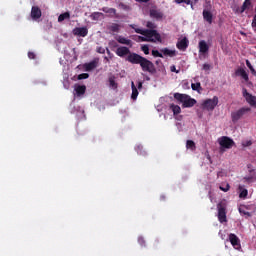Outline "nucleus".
<instances>
[{
  "mask_svg": "<svg viewBox=\"0 0 256 256\" xmlns=\"http://www.w3.org/2000/svg\"><path fill=\"white\" fill-rule=\"evenodd\" d=\"M242 95H243L244 99H246L247 103H249V105H251V107H255L256 96H253V94L247 92V90L245 88H243V90H242Z\"/></svg>",
  "mask_w": 256,
  "mask_h": 256,
  "instance_id": "nucleus-8",
  "label": "nucleus"
},
{
  "mask_svg": "<svg viewBox=\"0 0 256 256\" xmlns=\"http://www.w3.org/2000/svg\"><path fill=\"white\" fill-rule=\"evenodd\" d=\"M150 35H143L140 36L141 41L147 42V43H161V34L157 32V30H150Z\"/></svg>",
  "mask_w": 256,
  "mask_h": 256,
  "instance_id": "nucleus-3",
  "label": "nucleus"
},
{
  "mask_svg": "<svg viewBox=\"0 0 256 256\" xmlns=\"http://www.w3.org/2000/svg\"><path fill=\"white\" fill-rule=\"evenodd\" d=\"M141 51H143L144 55H149V45H143Z\"/></svg>",
  "mask_w": 256,
  "mask_h": 256,
  "instance_id": "nucleus-40",
  "label": "nucleus"
},
{
  "mask_svg": "<svg viewBox=\"0 0 256 256\" xmlns=\"http://www.w3.org/2000/svg\"><path fill=\"white\" fill-rule=\"evenodd\" d=\"M219 189H220V191L227 193V191H229V189H231V186L229 185V183H226V184L220 185Z\"/></svg>",
  "mask_w": 256,
  "mask_h": 256,
  "instance_id": "nucleus-35",
  "label": "nucleus"
},
{
  "mask_svg": "<svg viewBox=\"0 0 256 256\" xmlns=\"http://www.w3.org/2000/svg\"><path fill=\"white\" fill-rule=\"evenodd\" d=\"M149 16L151 17V19H156V21H161V19H163V12L157 9V6H154L149 10Z\"/></svg>",
  "mask_w": 256,
  "mask_h": 256,
  "instance_id": "nucleus-7",
  "label": "nucleus"
},
{
  "mask_svg": "<svg viewBox=\"0 0 256 256\" xmlns=\"http://www.w3.org/2000/svg\"><path fill=\"white\" fill-rule=\"evenodd\" d=\"M126 61H128V63H132V65H140L142 71H144L145 73H150L151 75L157 73L155 64H153V62H151L149 59L137 53L128 55Z\"/></svg>",
  "mask_w": 256,
  "mask_h": 256,
  "instance_id": "nucleus-1",
  "label": "nucleus"
},
{
  "mask_svg": "<svg viewBox=\"0 0 256 256\" xmlns=\"http://www.w3.org/2000/svg\"><path fill=\"white\" fill-rule=\"evenodd\" d=\"M218 143L220 145V147H222L223 149H231V147H233V145H235V142L233 141V139L227 137V136H222L218 139Z\"/></svg>",
  "mask_w": 256,
  "mask_h": 256,
  "instance_id": "nucleus-6",
  "label": "nucleus"
},
{
  "mask_svg": "<svg viewBox=\"0 0 256 256\" xmlns=\"http://www.w3.org/2000/svg\"><path fill=\"white\" fill-rule=\"evenodd\" d=\"M239 213L241 215H246L247 217H251L253 214L249 212V206L242 205L239 207Z\"/></svg>",
  "mask_w": 256,
  "mask_h": 256,
  "instance_id": "nucleus-22",
  "label": "nucleus"
},
{
  "mask_svg": "<svg viewBox=\"0 0 256 256\" xmlns=\"http://www.w3.org/2000/svg\"><path fill=\"white\" fill-rule=\"evenodd\" d=\"M170 71H172V73H179V71L177 70V68L175 67V65L170 67Z\"/></svg>",
  "mask_w": 256,
  "mask_h": 256,
  "instance_id": "nucleus-48",
  "label": "nucleus"
},
{
  "mask_svg": "<svg viewBox=\"0 0 256 256\" xmlns=\"http://www.w3.org/2000/svg\"><path fill=\"white\" fill-rule=\"evenodd\" d=\"M219 105V97L214 96L212 99H206L202 103V109L206 111H213Z\"/></svg>",
  "mask_w": 256,
  "mask_h": 256,
  "instance_id": "nucleus-4",
  "label": "nucleus"
},
{
  "mask_svg": "<svg viewBox=\"0 0 256 256\" xmlns=\"http://www.w3.org/2000/svg\"><path fill=\"white\" fill-rule=\"evenodd\" d=\"M109 84L112 89H117V82H115L114 76L109 78Z\"/></svg>",
  "mask_w": 256,
  "mask_h": 256,
  "instance_id": "nucleus-36",
  "label": "nucleus"
},
{
  "mask_svg": "<svg viewBox=\"0 0 256 256\" xmlns=\"http://www.w3.org/2000/svg\"><path fill=\"white\" fill-rule=\"evenodd\" d=\"M175 3H177V5H181V3H185L186 5H192L193 1H191V0H175Z\"/></svg>",
  "mask_w": 256,
  "mask_h": 256,
  "instance_id": "nucleus-38",
  "label": "nucleus"
},
{
  "mask_svg": "<svg viewBox=\"0 0 256 256\" xmlns=\"http://www.w3.org/2000/svg\"><path fill=\"white\" fill-rule=\"evenodd\" d=\"M176 47L177 49H179V51H187V47H189V40L186 37H184L183 39L177 42Z\"/></svg>",
  "mask_w": 256,
  "mask_h": 256,
  "instance_id": "nucleus-13",
  "label": "nucleus"
},
{
  "mask_svg": "<svg viewBox=\"0 0 256 256\" xmlns=\"http://www.w3.org/2000/svg\"><path fill=\"white\" fill-rule=\"evenodd\" d=\"M209 52V45L205 40H201L199 42V53H208Z\"/></svg>",
  "mask_w": 256,
  "mask_h": 256,
  "instance_id": "nucleus-17",
  "label": "nucleus"
},
{
  "mask_svg": "<svg viewBox=\"0 0 256 256\" xmlns=\"http://www.w3.org/2000/svg\"><path fill=\"white\" fill-rule=\"evenodd\" d=\"M251 145H253V142L251 141H246L245 143H243L244 147H251Z\"/></svg>",
  "mask_w": 256,
  "mask_h": 256,
  "instance_id": "nucleus-49",
  "label": "nucleus"
},
{
  "mask_svg": "<svg viewBox=\"0 0 256 256\" xmlns=\"http://www.w3.org/2000/svg\"><path fill=\"white\" fill-rule=\"evenodd\" d=\"M193 5H195V3L192 2V4H190L191 9H195Z\"/></svg>",
  "mask_w": 256,
  "mask_h": 256,
  "instance_id": "nucleus-56",
  "label": "nucleus"
},
{
  "mask_svg": "<svg viewBox=\"0 0 256 256\" xmlns=\"http://www.w3.org/2000/svg\"><path fill=\"white\" fill-rule=\"evenodd\" d=\"M159 63H161V60L156 61V65H159Z\"/></svg>",
  "mask_w": 256,
  "mask_h": 256,
  "instance_id": "nucleus-57",
  "label": "nucleus"
},
{
  "mask_svg": "<svg viewBox=\"0 0 256 256\" xmlns=\"http://www.w3.org/2000/svg\"><path fill=\"white\" fill-rule=\"evenodd\" d=\"M119 7H121V9H124V11H129V6L127 4L120 3Z\"/></svg>",
  "mask_w": 256,
  "mask_h": 256,
  "instance_id": "nucleus-43",
  "label": "nucleus"
},
{
  "mask_svg": "<svg viewBox=\"0 0 256 256\" xmlns=\"http://www.w3.org/2000/svg\"><path fill=\"white\" fill-rule=\"evenodd\" d=\"M239 190H240V194H239L240 199H245L247 195H249V191H247V189H243L242 186H239Z\"/></svg>",
  "mask_w": 256,
  "mask_h": 256,
  "instance_id": "nucleus-30",
  "label": "nucleus"
},
{
  "mask_svg": "<svg viewBox=\"0 0 256 256\" xmlns=\"http://www.w3.org/2000/svg\"><path fill=\"white\" fill-rule=\"evenodd\" d=\"M193 1L194 5H197V3H199V0H191Z\"/></svg>",
  "mask_w": 256,
  "mask_h": 256,
  "instance_id": "nucleus-55",
  "label": "nucleus"
},
{
  "mask_svg": "<svg viewBox=\"0 0 256 256\" xmlns=\"http://www.w3.org/2000/svg\"><path fill=\"white\" fill-rule=\"evenodd\" d=\"M143 150V146L139 145L136 147V151L139 155H141V151Z\"/></svg>",
  "mask_w": 256,
  "mask_h": 256,
  "instance_id": "nucleus-50",
  "label": "nucleus"
},
{
  "mask_svg": "<svg viewBox=\"0 0 256 256\" xmlns=\"http://www.w3.org/2000/svg\"><path fill=\"white\" fill-rule=\"evenodd\" d=\"M143 87V83L142 82H138V89H141Z\"/></svg>",
  "mask_w": 256,
  "mask_h": 256,
  "instance_id": "nucleus-54",
  "label": "nucleus"
},
{
  "mask_svg": "<svg viewBox=\"0 0 256 256\" xmlns=\"http://www.w3.org/2000/svg\"><path fill=\"white\" fill-rule=\"evenodd\" d=\"M42 15L43 13L41 12V8H39V6H32L30 17L33 19V21L41 19Z\"/></svg>",
  "mask_w": 256,
  "mask_h": 256,
  "instance_id": "nucleus-10",
  "label": "nucleus"
},
{
  "mask_svg": "<svg viewBox=\"0 0 256 256\" xmlns=\"http://www.w3.org/2000/svg\"><path fill=\"white\" fill-rule=\"evenodd\" d=\"M106 51H107L108 54L111 53V51H109V49H107Z\"/></svg>",
  "mask_w": 256,
  "mask_h": 256,
  "instance_id": "nucleus-58",
  "label": "nucleus"
},
{
  "mask_svg": "<svg viewBox=\"0 0 256 256\" xmlns=\"http://www.w3.org/2000/svg\"><path fill=\"white\" fill-rule=\"evenodd\" d=\"M135 33H138L139 35H150L151 30L149 29H140V28H136L135 29Z\"/></svg>",
  "mask_w": 256,
  "mask_h": 256,
  "instance_id": "nucleus-31",
  "label": "nucleus"
},
{
  "mask_svg": "<svg viewBox=\"0 0 256 256\" xmlns=\"http://www.w3.org/2000/svg\"><path fill=\"white\" fill-rule=\"evenodd\" d=\"M108 45L111 49H116V47H119V44H117L115 40H111Z\"/></svg>",
  "mask_w": 256,
  "mask_h": 256,
  "instance_id": "nucleus-39",
  "label": "nucleus"
},
{
  "mask_svg": "<svg viewBox=\"0 0 256 256\" xmlns=\"http://www.w3.org/2000/svg\"><path fill=\"white\" fill-rule=\"evenodd\" d=\"M110 31H112V33H119V29L120 26L117 23H113L110 27H109Z\"/></svg>",
  "mask_w": 256,
  "mask_h": 256,
  "instance_id": "nucleus-34",
  "label": "nucleus"
},
{
  "mask_svg": "<svg viewBox=\"0 0 256 256\" xmlns=\"http://www.w3.org/2000/svg\"><path fill=\"white\" fill-rule=\"evenodd\" d=\"M85 71H93V69H97V61H91L89 63L84 64Z\"/></svg>",
  "mask_w": 256,
  "mask_h": 256,
  "instance_id": "nucleus-21",
  "label": "nucleus"
},
{
  "mask_svg": "<svg viewBox=\"0 0 256 256\" xmlns=\"http://www.w3.org/2000/svg\"><path fill=\"white\" fill-rule=\"evenodd\" d=\"M146 27L148 28V31H155V29H157V24H155L154 22L148 21L146 23Z\"/></svg>",
  "mask_w": 256,
  "mask_h": 256,
  "instance_id": "nucleus-32",
  "label": "nucleus"
},
{
  "mask_svg": "<svg viewBox=\"0 0 256 256\" xmlns=\"http://www.w3.org/2000/svg\"><path fill=\"white\" fill-rule=\"evenodd\" d=\"M218 221L221 223H227V210L225 206L218 204Z\"/></svg>",
  "mask_w": 256,
  "mask_h": 256,
  "instance_id": "nucleus-9",
  "label": "nucleus"
},
{
  "mask_svg": "<svg viewBox=\"0 0 256 256\" xmlns=\"http://www.w3.org/2000/svg\"><path fill=\"white\" fill-rule=\"evenodd\" d=\"M186 147L188 149H191V151H195L196 149L195 142L193 140H187Z\"/></svg>",
  "mask_w": 256,
  "mask_h": 256,
  "instance_id": "nucleus-33",
  "label": "nucleus"
},
{
  "mask_svg": "<svg viewBox=\"0 0 256 256\" xmlns=\"http://www.w3.org/2000/svg\"><path fill=\"white\" fill-rule=\"evenodd\" d=\"M29 59H35V54L33 52H28Z\"/></svg>",
  "mask_w": 256,
  "mask_h": 256,
  "instance_id": "nucleus-51",
  "label": "nucleus"
},
{
  "mask_svg": "<svg viewBox=\"0 0 256 256\" xmlns=\"http://www.w3.org/2000/svg\"><path fill=\"white\" fill-rule=\"evenodd\" d=\"M131 87H132L131 99L135 101L137 100V97H139V90H137V86H135V82H131Z\"/></svg>",
  "mask_w": 256,
  "mask_h": 256,
  "instance_id": "nucleus-23",
  "label": "nucleus"
},
{
  "mask_svg": "<svg viewBox=\"0 0 256 256\" xmlns=\"http://www.w3.org/2000/svg\"><path fill=\"white\" fill-rule=\"evenodd\" d=\"M73 35H76L77 37H87V35H89V30L87 27H76L73 30Z\"/></svg>",
  "mask_w": 256,
  "mask_h": 256,
  "instance_id": "nucleus-12",
  "label": "nucleus"
},
{
  "mask_svg": "<svg viewBox=\"0 0 256 256\" xmlns=\"http://www.w3.org/2000/svg\"><path fill=\"white\" fill-rule=\"evenodd\" d=\"M116 41H118L121 45H128V47H131L133 45V42L123 36H118L116 38Z\"/></svg>",
  "mask_w": 256,
  "mask_h": 256,
  "instance_id": "nucleus-19",
  "label": "nucleus"
},
{
  "mask_svg": "<svg viewBox=\"0 0 256 256\" xmlns=\"http://www.w3.org/2000/svg\"><path fill=\"white\" fill-rule=\"evenodd\" d=\"M134 52H131V50L127 46H120L116 50V55L118 57H126V55H133Z\"/></svg>",
  "mask_w": 256,
  "mask_h": 256,
  "instance_id": "nucleus-11",
  "label": "nucleus"
},
{
  "mask_svg": "<svg viewBox=\"0 0 256 256\" xmlns=\"http://www.w3.org/2000/svg\"><path fill=\"white\" fill-rule=\"evenodd\" d=\"M170 109L173 112V115H179V113H181V107L179 105L170 104Z\"/></svg>",
  "mask_w": 256,
  "mask_h": 256,
  "instance_id": "nucleus-27",
  "label": "nucleus"
},
{
  "mask_svg": "<svg viewBox=\"0 0 256 256\" xmlns=\"http://www.w3.org/2000/svg\"><path fill=\"white\" fill-rule=\"evenodd\" d=\"M137 3H149L151 0H135Z\"/></svg>",
  "mask_w": 256,
  "mask_h": 256,
  "instance_id": "nucleus-52",
  "label": "nucleus"
},
{
  "mask_svg": "<svg viewBox=\"0 0 256 256\" xmlns=\"http://www.w3.org/2000/svg\"><path fill=\"white\" fill-rule=\"evenodd\" d=\"M191 87L193 91H197L198 93H201V91H203V88L201 87V82L192 83Z\"/></svg>",
  "mask_w": 256,
  "mask_h": 256,
  "instance_id": "nucleus-28",
  "label": "nucleus"
},
{
  "mask_svg": "<svg viewBox=\"0 0 256 256\" xmlns=\"http://www.w3.org/2000/svg\"><path fill=\"white\" fill-rule=\"evenodd\" d=\"M153 57L163 58V54L159 52V50H152Z\"/></svg>",
  "mask_w": 256,
  "mask_h": 256,
  "instance_id": "nucleus-41",
  "label": "nucleus"
},
{
  "mask_svg": "<svg viewBox=\"0 0 256 256\" xmlns=\"http://www.w3.org/2000/svg\"><path fill=\"white\" fill-rule=\"evenodd\" d=\"M235 75L236 77H242V79H244V81H249V74H247V71H245V69L243 68H238L235 71Z\"/></svg>",
  "mask_w": 256,
  "mask_h": 256,
  "instance_id": "nucleus-15",
  "label": "nucleus"
},
{
  "mask_svg": "<svg viewBox=\"0 0 256 256\" xmlns=\"http://www.w3.org/2000/svg\"><path fill=\"white\" fill-rule=\"evenodd\" d=\"M138 243H139V245H145V238L144 237H139L138 238Z\"/></svg>",
  "mask_w": 256,
  "mask_h": 256,
  "instance_id": "nucleus-46",
  "label": "nucleus"
},
{
  "mask_svg": "<svg viewBox=\"0 0 256 256\" xmlns=\"http://www.w3.org/2000/svg\"><path fill=\"white\" fill-rule=\"evenodd\" d=\"M249 111H251V108L242 107L239 110L232 112L231 119H232L233 123H237V121H239V119H241L243 117V115H245V113H249Z\"/></svg>",
  "mask_w": 256,
  "mask_h": 256,
  "instance_id": "nucleus-5",
  "label": "nucleus"
},
{
  "mask_svg": "<svg viewBox=\"0 0 256 256\" xmlns=\"http://www.w3.org/2000/svg\"><path fill=\"white\" fill-rule=\"evenodd\" d=\"M229 240L231 245L234 247V249H239L241 247V244L239 242V238L235 234H230L229 235Z\"/></svg>",
  "mask_w": 256,
  "mask_h": 256,
  "instance_id": "nucleus-14",
  "label": "nucleus"
},
{
  "mask_svg": "<svg viewBox=\"0 0 256 256\" xmlns=\"http://www.w3.org/2000/svg\"><path fill=\"white\" fill-rule=\"evenodd\" d=\"M202 15L204 21L209 23V25L213 23V13H211V11L204 9Z\"/></svg>",
  "mask_w": 256,
  "mask_h": 256,
  "instance_id": "nucleus-16",
  "label": "nucleus"
},
{
  "mask_svg": "<svg viewBox=\"0 0 256 256\" xmlns=\"http://www.w3.org/2000/svg\"><path fill=\"white\" fill-rule=\"evenodd\" d=\"M251 9V0H245L242 4L240 13H245V11Z\"/></svg>",
  "mask_w": 256,
  "mask_h": 256,
  "instance_id": "nucleus-25",
  "label": "nucleus"
},
{
  "mask_svg": "<svg viewBox=\"0 0 256 256\" xmlns=\"http://www.w3.org/2000/svg\"><path fill=\"white\" fill-rule=\"evenodd\" d=\"M174 99H176L178 103H182L184 109L195 107V105H197V100L191 98V96L187 94L174 93Z\"/></svg>",
  "mask_w": 256,
  "mask_h": 256,
  "instance_id": "nucleus-2",
  "label": "nucleus"
},
{
  "mask_svg": "<svg viewBox=\"0 0 256 256\" xmlns=\"http://www.w3.org/2000/svg\"><path fill=\"white\" fill-rule=\"evenodd\" d=\"M203 70L204 71H211V64H204L203 65Z\"/></svg>",
  "mask_w": 256,
  "mask_h": 256,
  "instance_id": "nucleus-45",
  "label": "nucleus"
},
{
  "mask_svg": "<svg viewBox=\"0 0 256 256\" xmlns=\"http://www.w3.org/2000/svg\"><path fill=\"white\" fill-rule=\"evenodd\" d=\"M161 53H163V55H166L168 57H175V55H177V52L175 50H169V48H163L161 50Z\"/></svg>",
  "mask_w": 256,
  "mask_h": 256,
  "instance_id": "nucleus-24",
  "label": "nucleus"
},
{
  "mask_svg": "<svg viewBox=\"0 0 256 256\" xmlns=\"http://www.w3.org/2000/svg\"><path fill=\"white\" fill-rule=\"evenodd\" d=\"M92 21H99L101 17H103V13L101 12H94L90 15Z\"/></svg>",
  "mask_w": 256,
  "mask_h": 256,
  "instance_id": "nucleus-29",
  "label": "nucleus"
},
{
  "mask_svg": "<svg viewBox=\"0 0 256 256\" xmlns=\"http://www.w3.org/2000/svg\"><path fill=\"white\" fill-rule=\"evenodd\" d=\"M65 19H71V14L69 12L62 13L58 16V23H63Z\"/></svg>",
  "mask_w": 256,
  "mask_h": 256,
  "instance_id": "nucleus-26",
  "label": "nucleus"
},
{
  "mask_svg": "<svg viewBox=\"0 0 256 256\" xmlns=\"http://www.w3.org/2000/svg\"><path fill=\"white\" fill-rule=\"evenodd\" d=\"M83 79H89V74L87 73H82L80 75H78V80L81 81Z\"/></svg>",
  "mask_w": 256,
  "mask_h": 256,
  "instance_id": "nucleus-42",
  "label": "nucleus"
},
{
  "mask_svg": "<svg viewBox=\"0 0 256 256\" xmlns=\"http://www.w3.org/2000/svg\"><path fill=\"white\" fill-rule=\"evenodd\" d=\"M101 11L110 15V17H117V9L115 8L103 7Z\"/></svg>",
  "mask_w": 256,
  "mask_h": 256,
  "instance_id": "nucleus-18",
  "label": "nucleus"
},
{
  "mask_svg": "<svg viewBox=\"0 0 256 256\" xmlns=\"http://www.w3.org/2000/svg\"><path fill=\"white\" fill-rule=\"evenodd\" d=\"M252 27H253V29L256 28V13H255V15L253 17V20H252Z\"/></svg>",
  "mask_w": 256,
  "mask_h": 256,
  "instance_id": "nucleus-47",
  "label": "nucleus"
},
{
  "mask_svg": "<svg viewBox=\"0 0 256 256\" xmlns=\"http://www.w3.org/2000/svg\"><path fill=\"white\" fill-rule=\"evenodd\" d=\"M241 33V35H245V33L244 32H240Z\"/></svg>",
  "mask_w": 256,
  "mask_h": 256,
  "instance_id": "nucleus-59",
  "label": "nucleus"
},
{
  "mask_svg": "<svg viewBox=\"0 0 256 256\" xmlns=\"http://www.w3.org/2000/svg\"><path fill=\"white\" fill-rule=\"evenodd\" d=\"M244 179L247 183H251V181H253V177H245Z\"/></svg>",
  "mask_w": 256,
  "mask_h": 256,
  "instance_id": "nucleus-53",
  "label": "nucleus"
},
{
  "mask_svg": "<svg viewBox=\"0 0 256 256\" xmlns=\"http://www.w3.org/2000/svg\"><path fill=\"white\" fill-rule=\"evenodd\" d=\"M246 65H247L248 69H250L252 75H256V70H255V68H253V65L251 64V62L249 60H246Z\"/></svg>",
  "mask_w": 256,
  "mask_h": 256,
  "instance_id": "nucleus-37",
  "label": "nucleus"
},
{
  "mask_svg": "<svg viewBox=\"0 0 256 256\" xmlns=\"http://www.w3.org/2000/svg\"><path fill=\"white\" fill-rule=\"evenodd\" d=\"M96 51H97V53H100L101 55L105 54V48H103L101 46L97 47Z\"/></svg>",
  "mask_w": 256,
  "mask_h": 256,
  "instance_id": "nucleus-44",
  "label": "nucleus"
},
{
  "mask_svg": "<svg viewBox=\"0 0 256 256\" xmlns=\"http://www.w3.org/2000/svg\"><path fill=\"white\" fill-rule=\"evenodd\" d=\"M86 91H87L86 85H78L75 87V92L78 97H81V95H85Z\"/></svg>",
  "mask_w": 256,
  "mask_h": 256,
  "instance_id": "nucleus-20",
  "label": "nucleus"
}]
</instances>
